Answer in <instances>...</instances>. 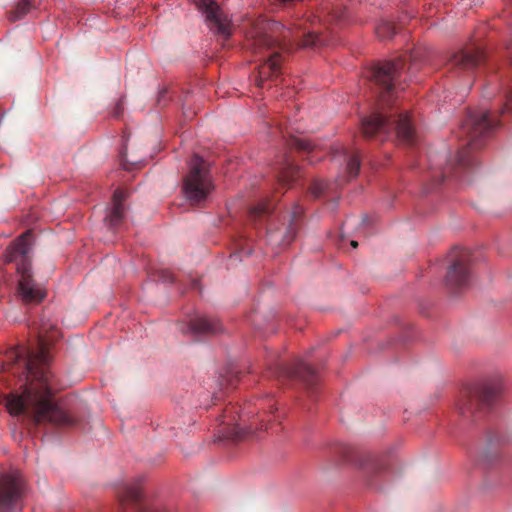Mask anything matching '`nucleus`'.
Wrapping results in <instances>:
<instances>
[{
	"label": "nucleus",
	"instance_id": "nucleus-1",
	"mask_svg": "<svg viewBox=\"0 0 512 512\" xmlns=\"http://www.w3.org/2000/svg\"><path fill=\"white\" fill-rule=\"evenodd\" d=\"M58 337L53 325L42 324L36 347H19L9 354L14 363L22 362L25 383L21 393H10L5 404L10 414L23 415L34 425L50 423L56 426L73 427L77 420L53 400V383L49 362V346Z\"/></svg>",
	"mask_w": 512,
	"mask_h": 512
},
{
	"label": "nucleus",
	"instance_id": "nucleus-2",
	"mask_svg": "<svg viewBox=\"0 0 512 512\" xmlns=\"http://www.w3.org/2000/svg\"><path fill=\"white\" fill-rule=\"evenodd\" d=\"M406 65V58L385 61L376 65L371 71V78L378 88V104L370 116L361 120V131L366 139L386 140L395 133L399 142L413 145L416 135L413 122L407 112L387 114L386 108L391 104L398 85V78Z\"/></svg>",
	"mask_w": 512,
	"mask_h": 512
},
{
	"label": "nucleus",
	"instance_id": "nucleus-3",
	"mask_svg": "<svg viewBox=\"0 0 512 512\" xmlns=\"http://www.w3.org/2000/svg\"><path fill=\"white\" fill-rule=\"evenodd\" d=\"M318 41L319 36L305 28H288L277 22L258 24L250 31L245 43L246 48L254 55H259V61H263L258 66L256 85L264 87L267 80L279 77L282 63L280 50L288 51L293 44L312 47Z\"/></svg>",
	"mask_w": 512,
	"mask_h": 512
},
{
	"label": "nucleus",
	"instance_id": "nucleus-4",
	"mask_svg": "<svg viewBox=\"0 0 512 512\" xmlns=\"http://www.w3.org/2000/svg\"><path fill=\"white\" fill-rule=\"evenodd\" d=\"M499 125L489 111L469 113L461 125V132L467 140L466 146L462 147L455 160L449 162L439 172L433 174L432 178L437 184L447 177H459V172L467 170L475 164L472 151L482 147L484 140Z\"/></svg>",
	"mask_w": 512,
	"mask_h": 512
},
{
	"label": "nucleus",
	"instance_id": "nucleus-5",
	"mask_svg": "<svg viewBox=\"0 0 512 512\" xmlns=\"http://www.w3.org/2000/svg\"><path fill=\"white\" fill-rule=\"evenodd\" d=\"M30 231L22 234L6 250L5 259L7 262H15L16 269L20 275L18 292L26 304H38L45 298V291L35 284L31 275V262L29 251L31 244Z\"/></svg>",
	"mask_w": 512,
	"mask_h": 512
},
{
	"label": "nucleus",
	"instance_id": "nucleus-6",
	"mask_svg": "<svg viewBox=\"0 0 512 512\" xmlns=\"http://www.w3.org/2000/svg\"><path fill=\"white\" fill-rule=\"evenodd\" d=\"M214 186L209 173L208 163L198 155L189 162L188 173L183 178V193L192 205L205 201Z\"/></svg>",
	"mask_w": 512,
	"mask_h": 512
},
{
	"label": "nucleus",
	"instance_id": "nucleus-7",
	"mask_svg": "<svg viewBox=\"0 0 512 512\" xmlns=\"http://www.w3.org/2000/svg\"><path fill=\"white\" fill-rule=\"evenodd\" d=\"M501 387L496 383H486L467 388L458 404L460 414L464 417L475 411L489 407L499 396Z\"/></svg>",
	"mask_w": 512,
	"mask_h": 512
},
{
	"label": "nucleus",
	"instance_id": "nucleus-8",
	"mask_svg": "<svg viewBox=\"0 0 512 512\" xmlns=\"http://www.w3.org/2000/svg\"><path fill=\"white\" fill-rule=\"evenodd\" d=\"M119 505L122 510L131 512H168L159 503H151L142 494L139 480L122 483L116 489Z\"/></svg>",
	"mask_w": 512,
	"mask_h": 512
},
{
	"label": "nucleus",
	"instance_id": "nucleus-9",
	"mask_svg": "<svg viewBox=\"0 0 512 512\" xmlns=\"http://www.w3.org/2000/svg\"><path fill=\"white\" fill-rule=\"evenodd\" d=\"M196 7L205 17V23L210 31L227 40L232 33V23L228 14L215 0H193Z\"/></svg>",
	"mask_w": 512,
	"mask_h": 512
},
{
	"label": "nucleus",
	"instance_id": "nucleus-10",
	"mask_svg": "<svg viewBox=\"0 0 512 512\" xmlns=\"http://www.w3.org/2000/svg\"><path fill=\"white\" fill-rule=\"evenodd\" d=\"M450 262L446 285L452 290L467 286L470 279V252L467 249H454L450 254Z\"/></svg>",
	"mask_w": 512,
	"mask_h": 512
},
{
	"label": "nucleus",
	"instance_id": "nucleus-11",
	"mask_svg": "<svg viewBox=\"0 0 512 512\" xmlns=\"http://www.w3.org/2000/svg\"><path fill=\"white\" fill-rule=\"evenodd\" d=\"M24 483L20 476H0V512H14L21 509Z\"/></svg>",
	"mask_w": 512,
	"mask_h": 512
},
{
	"label": "nucleus",
	"instance_id": "nucleus-12",
	"mask_svg": "<svg viewBox=\"0 0 512 512\" xmlns=\"http://www.w3.org/2000/svg\"><path fill=\"white\" fill-rule=\"evenodd\" d=\"M219 429L217 431L220 439L239 440L246 434L252 432V427L242 426V416L235 405H228L219 417Z\"/></svg>",
	"mask_w": 512,
	"mask_h": 512
},
{
	"label": "nucleus",
	"instance_id": "nucleus-13",
	"mask_svg": "<svg viewBox=\"0 0 512 512\" xmlns=\"http://www.w3.org/2000/svg\"><path fill=\"white\" fill-rule=\"evenodd\" d=\"M301 214L302 210L296 207L289 216L287 223L281 227L270 225L267 229L269 244L272 246H288L298 233Z\"/></svg>",
	"mask_w": 512,
	"mask_h": 512
},
{
	"label": "nucleus",
	"instance_id": "nucleus-14",
	"mask_svg": "<svg viewBox=\"0 0 512 512\" xmlns=\"http://www.w3.org/2000/svg\"><path fill=\"white\" fill-rule=\"evenodd\" d=\"M484 60V53L479 47H469L455 52L448 60L451 69L472 71Z\"/></svg>",
	"mask_w": 512,
	"mask_h": 512
},
{
	"label": "nucleus",
	"instance_id": "nucleus-15",
	"mask_svg": "<svg viewBox=\"0 0 512 512\" xmlns=\"http://www.w3.org/2000/svg\"><path fill=\"white\" fill-rule=\"evenodd\" d=\"M179 329L183 333H191L196 336L214 335L222 331L221 323L218 319L197 315L190 319L187 325L179 324Z\"/></svg>",
	"mask_w": 512,
	"mask_h": 512
},
{
	"label": "nucleus",
	"instance_id": "nucleus-16",
	"mask_svg": "<svg viewBox=\"0 0 512 512\" xmlns=\"http://www.w3.org/2000/svg\"><path fill=\"white\" fill-rule=\"evenodd\" d=\"M279 369L284 376L301 379L308 389H312L317 383L315 370L301 359L292 366L281 365Z\"/></svg>",
	"mask_w": 512,
	"mask_h": 512
},
{
	"label": "nucleus",
	"instance_id": "nucleus-17",
	"mask_svg": "<svg viewBox=\"0 0 512 512\" xmlns=\"http://www.w3.org/2000/svg\"><path fill=\"white\" fill-rule=\"evenodd\" d=\"M127 194L123 189H116L113 193V206L108 215L105 217V222L110 228H116L123 220L124 206L123 202Z\"/></svg>",
	"mask_w": 512,
	"mask_h": 512
},
{
	"label": "nucleus",
	"instance_id": "nucleus-18",
	"mask_svg": "<svg viewBox=\"0 0 512 512\" xmlns=\"http://www.w3.org/2000/svg\"><path fill=\"white\" fill-rule=\"evenodd\" d=\"M300 176L299 167L293 161L285 158L279 167L278 181L280 185L290 184Z\"/></svg>",
	"mask_w": 512,
	"mask_h": 512
},
{
	"label": "nucleus",
	"instance_id": "nucleus-19",
	"mask_svg": "<svg viewBox=\"0 0 512 512\" xmlns=\"http://www.w3.org/2000/svg\"><path fill=\"white\" fill-rule=\"evenodd\" d=\"M344 159L346 161V169L350 178L358 175L360 169V154L358 151H344Z\"/></svg>",
	"mask_w": 512,
	"mask_h": 512
},
{
	"label": "nucleus",
	"instance_id": "nucleus-20",
	"mask_svg": "<svg viewBox=\"0 0 512 512\" xmlns=\"http://www.w3.org/2000/svg\"><path fill=\"white\" fill-rule=\"evenodd\" d=\"M33 2L34 0H20L15 9L9 13V20L15 22L27 15L33 8Z\"/></svg>",
	"mask_w": 512,
	"mask_h": 512
},
{
	"label": "nucleus",
	"instance_id": "nucleus-21",
	"mask_svg": "<svg viewBox=\"0 0 512 512\" xmlns=\"http://www.w3.org/2000/svg\"><path fill=\"white\" fill-rule=\"evenodd\" d=\"M272 211L271 201H264L249 210V217L252 221L256 222L267 217Z\"/></svg>",
	"mask_w": 512,
	"mask_h": 512
},
{
	"label": "nucleus",
	"instance_id": "nucleus-22",
	"mask_svg": "<svg viewBox=\"0 0 512 512\" xmlns=\"http://www.w3.org/2000/svg\"><path fill=\"white\" fill-rule=\"evenodd\" d=\"M376 35L381 40L392 38L395 33V26L389 21H381L375 28Z\"/></svg>",
	"mask_w": 512,
	"mask_h": 512
},
{
	"label": "nucleus",
	"instance_id": "nucleus-23",
	"mask_svg": "<svg viewBox=\"0 0 512 512\" xmlns=\"http://www.w3.org/2000/svg\"><path fill=\"white\" fill-rule=\"evenodd\" d=\"M288 144L299 151H310L313 149V145L309 140L298 138V137H292Z\"/></svg>",
	"mask_w": 512,
	"mask_h": 512
},
{
	"label": "nucleus",
	"instance_id": "nucleus-24",
	"mask_svg": "<svg viewBox=\"0 0 512 512\" xmlns=\"http://www.w3.org/2000/svg\"><path fill=\"white\" fill-rule=\"evenodd\" d=\"M328 183L324 181H313L309 187V192L314 198H319L325 194Z\"/></svg>",
	"mask_w": 512,
	"mask_h": 512
},
{
	"label": "nucleus",
	"instance_id": "nucleus-25",
	"mask_svg": "<svg viewBox=\"0 0 512 512\" xmlns=\"http://www.w3.org/2000/svg\"><path fill=\"white\" fill-rule=\"evenodd\" d=\"M158 279L163 281V282H173L174 281V276L168 270H160L158 272Z\"/></svg>",
	"mask_w": 512,
	"mask_h": 512
},
{
	"label": "nucleus",
	"instance_id": "nucleus-26",
	"mask_svg": "<svg viewBox=\"0 0 512 512\" xmlns=\"http://www.w3.org/2000/svg\"><path fill=\"white\" fill-rule=\"evenodd\" d=\"M418 56H419V51L417 50H414V51H411L409 53V60H410V65L408 67V71H412L414 69V67L416 66V61L418 59Z\"/></svg>",
	"mask_w": 512,
	"mask_h": 512
},
{
	"label": "nucleus",
	"instance_id": "nucleus-27",
	"mask_svg": "<svg viewBox=\"0 0 512 512\" xmlns=\"http://www.w3.org/2000/svg\"><path fill=\"white\" fill-rule=\"evenodd\" d=\"M512 101V91H510L509 95L507 96V102ZM509 109V103H506L504 105V108L502 109L501 113H504L506 110Z\"/></svg>",
	"mask_w": 512,
	"mask_h": 512
},
{
	"label": "nucleus",
	"instance_id": "nucleus-28",
	"mask_svg": "<svg viewBox=\"0 0 512 512\" xmlns=\"http://www.w3.org/2000/svg\"><path fill=\"white\" fill-rule=\"evenodd\" d=\"M121 111H122V104L119 102L116 106V109H115V112H114V115L116 117L120 116L121 114Z\"/></svg>",
	"mask_w": 512,
	"mask_h": 512
},
{
	"label": "nucleus",
	"instance_id": "nucleus-29",
	"mask_svg": "<svg viewBox=\"0 0 512 512\" xmlns=\"http://www.w3.org/2000/svg\"><path fill=\"white\" fill-rule=\"evenodd\" d=\"M367 223H368L367 216L362 217V219L360 221V225L365 226V225H367Z\"/></svg>",
	"mask_w": 512,
	"mask_h": 512
},
{
	"label": "nucleus",
	"instance_id": "nucleus-30",
	"mask_svg": "<svg viewBox=\"0 0 512 512\" xmlns=\"http://www.w3.org/2000/svg\"><path fill=\"white\" fill-rule=\"evenodd\" d=\"M350 245H351L353 248H357V247H358V242H357V241H355V240H352V241L350 242Z\"/></svg>",
	"mask_w": 512,
	"mask_h": 512
},
{
	"label": "nucleus",
	"instance_id": "nucleus-31",
	"mask_svg": "<svg viewBox=\"0 0 512 512\" xmlns=\"http://www.w3.org/2000/svg\"><path fill=\"white\" fill-rule=\"evenodd\" d=\"M353 220H354V219H348V220H346V222L344 223V226H350V225L352 224V221H353Z\"/></svg>",
	"mask_w": 512,
	"mask_h": 512
},
{
	"label": "nucleus",
	"instance_id": "nucleus-32",
	"mask_svg": "<svg viewBox=\"0 0 512 512\" xmlns=\"http://www.w3.org/2000/svg\"><path fill=\"white\" fill-rule=\"evenodd\" d=\"M198 285V282L196 280L193 281V287L196 288Z\"/></svg>",
	"mask_w": 512,
	"mask_h": 512
}]
</instances>
